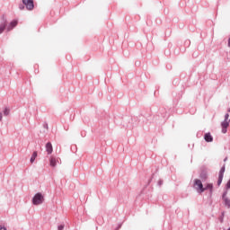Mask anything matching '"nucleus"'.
I'll return each mask as SVG.
<instances>
[{"label":"nucleus","instance_id":"nucleus-1","mask_svg":"<svg viewBox=\"0 0 230 230\" xmlns=\"http://www.w3.org/2000/svg\"><path fill=\"white\" fill-rule=\"evenodd\" d=\"M42 202H44V196H42V193H36L32 198V204L34 206H40V204H42Z\"/></svg>","mask_w":230,"mask_h":230},{"label":"nucleus","instance_id":"nucleus-2","mask_svg":"<svg viewBox=\"0 0 230 230\" xmlns=\"http://www.w3.org/2000/svg\"><path fill=\"white\" fill-rule=\"evenodd\" d=\"M194 188L199 190V193H204V191H206V189H204V185L202 184V181L199 179L194 180Z\"/></svg>","mask_w":230,"mask_h":230},{"label":"nucleus","instance_id":"nucleus-3","mask_svg":"<svg viewBox=\"0 0 230 230\" xmlns=\"http://www.w3.org/2000/svg\"><path fill=\"white\" fill-rule=\"evenodd\" d=\"M7 26H8V22L6 21V17L2 16V19L0 21V35L4 33Z\"/></svg>","mask_w":230,"mask_h":230},{"label":"nucleus","instance_id":"nucleus-4","mask_svg":"<svg viewBox=\"0 0 230 230\" xmlns=\"http://www.w3.org/2000/svg\"><path fill=\"white\" fill-rule=\"evenodd\" d=\"M22 4L26 7L27 10L31 11L35 8L33 0H22Z\"/></svg>","mask_w":230,"mask_h":230},{"label":"nucleus","instance_id":"nucleus-5","mask_svg":"<svg viewBox=\"0 0 230 230\" xmlns=\"http://www.w3.org/2000/svg\"><path fill=\"white\" fill-rule=\"evenodd\" d=\"M224 173H226V165H223V167L219 171L217 186H220V184H222V181H224Z\"/></svg>","mask_w":230,"mask_h":230},{"label":"nucleus","instance_id":"nucleus-6","mask_svg":"<svg viewBox=\"0 0 230 230\" xmlns=\"http://www.w3.org/2000/svg\"><path fill=\"white\" fill-rule=\"evenodd\" d=\"M221 127H222V133L226 134L227 127H229V121L224 120L223 122H221Z\"/></svg>","mask_w":230,"mask_h":230},{"label":"nucleus","instance_id":"nucleus-7","mask_svg":"<svg viewBox=\"0 0 230 230\" xmlns=\"http://www.w3.org/2000/svg\"><path fill=\"white\" fill-rule=\"evenodd\" d=\"M45 148H46V152L48 153L49 155L53 154V145H51V142H48L46 144Z\"/></svg>","mask_w":230,"mask_h":230},{"label":"nucleus","instance_id":"nucleus-8","mask_svg":"<svg viewBox=\"0 0 230 230\" xmlns=\"http://www.w3.org/2000/svg\"><path fill=\"white\" fill-rule=\"evenodd\" d=\"M17 24H18V22H17V20H13V21H12L10 23H9V25L7 26V31H12V30L13 29V28H15V26H17Z\"/></svg>","mask_w":230,"mask_h":230},{"label":"nucleus","instance_id":"nucleus-9","mask_svg":"<svg viewBox=\"0 0 230 230\" xmlns=\"http://www.w3.org/2000/svg\"><path fill=\"white\" fill-rule=\"evenodd\" d=\"M204 139L207 141V143H213V136H211V133H206Z\"/></svg>","mask_w":230,"mask_h":230},{"label":"nucleus","instance_id":"nucleus-10","mask_svg":"<svg viewBox=\"0 0 230 230\" xmlns=\"http://www.w3.org/2000/svg\"><path fill=\"white\" fill-rule=\"evenodd\" d=\"M226 195H227L226 192H225L223 194V199H224L225 206H226L227 208H230V199L228 198H226Z\"/></svg>","mask_w":230,"mask_h":230},{"label":"nucleus","instance_id":"nucleus-11","mask_svg":"<svg viewBox=\"0 0 230 230\" xmlns=\"http://www.w3.org/2000/svg\"><path fill=\"white\" fill-rule=\"evenodd\" d=\"M203 190H205V191L206 190H209L211 195V193H213V183H208L205 188L203 187Z\"/></svg>","mask_w":230,"mask_h":230},{"label":"nucleus","instance_id":"nucleus-12","mask_svg":"<svg viewBox=\"0 0 230 230\" xmlns=\"http://www.w3.org/2000/svg\"><path fill=\"white\" fill-rule=\"evenodd\" d=\"M37 155H38L37 151H34V152L32 153L31 157V164L35 163V159H37Z\"/></svg>","mask_w":230,"mask_h":230},{"label":"nucleus","instance_id":"nucleus-13","mask_svg":"<svg viewBox=\"0 0 230 230\" xmlns=\"http://www.w3.org/2000/svg\"><path fill=\"white\" fill-rule=\"evenodd\" d=\"M49 163H50V166H52L53 168H55V166H57V159L56 158L51 157L49 160Z\"/></svg>","mask_w":230,"mask_h":230},{"label":"nucleus","instance_id":"nucleus-14","mask_svg":"<svg viewBox=\"0 0 230 230\" xmlns=\"http://www.w3.org/2000/svg\"><path fill=\"white\" fill-rule=\"evenodd\" d=\"M9 114H10V109L4 108V116H9Z\"/></svg>","mask_w":230,"mask_h":230},{"label":"nucleus","instance_id":"nucleus-15","mask_svg":"<svg viewBox=\"0 0 230 230\" xmlns=\"http://www.w3.org/2000/svg\"><path fill=\"white\" fill-rule=\"evenodd\" d=\"M66 228V225L61 224L58 226V230H64Z\"/></svg>","mask_w":230,"mask_h":230},{"label":"nucleus","instance_id":"nucleus-16","mask_svg":"<svg viewBox=\"0 0 230 230\" xmlns=\"http://www.w3.org/2000/svg\"><path fill=\"white\" fill-rule=\"evenodd\" d=\"M219 222H221V224L224 223V212H222L221 217H219Z\"/></svg>","mask_w":230,"mask_h":230},{"label":"nucleus","instance_id":"nucleus-17","mask_svg":"<svg viewBox=\"0 0 230 230\" xmlns=\"http://www.w3.org/2000/svg\"><path fill=\"white\" fill-rule=\"evenodd\" d=\"M227 119H229V114H228V113H226V114L225 115V121H227Z\"/></svg>","mask_w":230,"mask_h":230},{"label":"nucleus","instance_id":"nucleus-18","mask_svg":"<svg viewBox=\"0 0 230 230\" xmlns=\"http://www.w3.org/2000/svg\"><path fill=\"white\" fill-rule=\"evenodd\" d=\"M43 128H46V129L48 130V128H49L48 123L45 122V123L43 124Z\"/></svg>","mask_w":230,"mask_h":230},{"label":"nucleus","instance_id":"nucleus-19","mask_svg":"<svg viewBox=\"0 0 230 230\" xmlns=\"http://www.w3.org/2000/svg\"><path fill=\"white\" fill-rule=\"evenodd\" d=\"M0 230H7L6 227L3 225H0Z\"/></svg>","mask_w":230,"mask_h":230},{"label":"nucleus","instance_id":"nucleus-20","mask_svg":"<svg viewBox=\"0 0 230 230\" xmlns=\"http://www.w3.org/2000/svg\"><path fill=\"white\" fill-rule=\"evenodd\" d=\"M229 189H230V181H228L226 183V190H229Z\"/></svg>","mask_w":230,"mask_h":230},{"label":"nucleus","instance_id":"nucleus-21","mask_svg":"<svg viewBox=\"0 0 230 230\" xmlns=\"http://www.w3.org/2000/svg\"><path fill=\"white\" fill-rule=\"evenodd\" d=\"M19 9H20V10H24V4H20V5H19Z\"/></svg>","mask_w":230,"mask_h":230},{"label":"nucleus","instance_id":"nucleus-22","mask_svg":"<svg viewBox=\"0 0 230 230\" xmlns=\"http://www.w3.org/2000/svg\"><path fill=\"white\" fill-rule=\"evenodd\" d=\"M158 186H163V180L158 181Z\"/></svg>","mask_w":230,"mask_h":230},{"label":"nucleus","instance_id":"nucleus-23","mask_svg":"<svg viewBox=\"0 0 230 230\" xmlns=\"http://www.w3.org/2000/svg\"><path fill=\"white\" fill-rule=\"evenodd\" d=\"M200 178H201V179H206V174H205V173H201V174H200Z\"/></svg>","mask_w":230,"mask_h":230},{"label":"nucleus","instance_id":"nucleus-24","mask_svg":"<svg viewBox=\"0 0 230 230\" xmlns=\"http://www.w3.org/2000/svg\"><path fill=\"white\" fill-rule=\"evenodd\" d=\"M3 119V113L0 112V121Z\"/></svg>","mask_w":230,"mask_h":230},{"label":"nucleus","instance_id":"nucleus-25","mask_svg":"<svg viewBox=\"0 0 230 230\" xmlns=\"http://www.w3.org/2000/svg\"><path fill=\"white\" fill-rule=\"evenodd\" d=\"M224 161H225V162L227 161V157H226V158L224 159Z\"/></svg>","mask_w":230,"mask_h":230},{"label":"nucleus","instance_id":"nucleus-26","mask_svg":"<svg viewBox=\"0 0 230 230\" xmlns=\"http://www.w3.org/2000/svg\"><path fill=\"white\" fill-rule=\"evenodd\" d=\"M228 112H230V109L228 110Z\"/></svg>","mask_w":230,"mask_h":230},{"label":"nucleus","instance_id":"nucleus-27","mask_svg":"<svg viewBox=\"0 0 230 230\" xmlns=\"http://www.w3.org/2000/svg\"><path fill=\"white\" fill-rule=\"evenodd\" d=\"M227 230H230V227Z\"/></svg>","mask_w":230,"mask_h":230},{"label":"nucleus","instance_id":"nucleus-28","mask_svg":"<svg viewBox=\"0 0 230 230\" xmlns=\"http://www.w3.org/2000/svg\"><path fill=\"white\" fill-rule=\"evenodd\" d=\"M230 121V120H229Z\"/></svg>","mask_w":230,"mask_h":230}]
</instances>
